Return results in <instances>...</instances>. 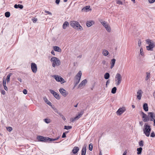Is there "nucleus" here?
<instances>
[{
    "label": "nucleus",
    "instance_id": "f257e3e1",
    "mask_svg": "<svg viewBox=\"0 0 155 155\" xmlns=\"http://www.w3.org/2000/svg\"><path fill=\"white\" fill-rule=\"evenodd\" d=\"M70 24L72 27L78 31L83 30L82 27L80 25L79 22L77 21H71Z\"/></svg>",
    "mask_w": 155,
    "mask_h": 155
},
{
    "label": "nucleus",
    "instance_id": "f03ea898",
    "mask_svg": "<svg viewBox=\"0 0 155 155\" xmlns=\"http://www.w3.org/2000/svg\"><path fill=\"white\" fill-rule=\"evenodd\" d=\"M51 62L52 63V66L53 67H55L56 66H58L61 64L60 60L56 57H52L50 60Z\"/></svg>",
    "mask_w": 155,
    "mask_h": 155
},
{
    "label": "nucleus",
    "instance_id": "7ed1b4c3",
    "mask_svg": "<svg viewBox=\"0 0 155 155\" xmlns=\"http://www.w3.org/2000/svg\"><path fill=\"white\" fill-rule=\"evenodd\" d=\"M151 130L150 126L145 124L143 127V131L147 137H149Z\"/></svg>",
    "mask_w": 155,
    "mask_h": 155
},
{
    "label": "nucleus",
    "instance_id": "20e7f679",
    "mask_svg": "<svg viewBox=\"0 0 155 155\" xmlns=\"http://www.w3.org/2000/svg\"><path fill=\"white\" fill-rule=\"evenodd\" d=\"M81 72L79 71L77 74L76 75L74 79V87H76L79 82L81 76Z\"/></svg>",
    "mask_w": 155,
    "mask_h": 155
},
{
    "label": "nucleus",
    "instance_id": "39448f33",
    "mask_svg": "<svg viewBox=\"0 0 155 155\" xmlns=\"http://www.w3.org/2000/svg\"><path fill=\"white\" fill-rule=\"evenodd\" d=\"M115 84L117 86L119 85L122 80V77L121 74L118 73L116 74L115 77Z\"/></svg>",
    "mask_w": 155,
    "mask_h": 155
},
{
    "label": "nucleus",
    "instance_id": "423d86ee",
    "mask_svg": "<svg viewBox=\"0 0 155 155\" xmlns=\"http://www.w3.org/2000/svg\"><path fill=\"white\" fill-rule=\"evenodd\" d=\"M147 43L149 45L146 46V48L148 50L152 51L153 48L154 47L153 43L151 42V40L149 39H147L146 40Z\"/></svg>",
    "mask_w": 155,
    "mask_h": 155
},
{
    "label": "nucleus",
    "instance_id": "0eeeda50",
    "mask_svg": "<svg viewBox=\"0 0 155 155\" xmlns=\"http://www.w3.org/2000/svg\"><path fill=\"white\" fill-rule=\"evenodd\" d=\"M101 23L107 31L110 32L111 31V28L110 26L105 21H102L101 20L100 21Z\"/></svg>",
    "mask_w": 155,
    "mask_h": 155
},
{
    "label": "nucleus",
    "instance_id": "6e6552de",
    "mask_svg": "<svg viewBox=\"0 0 155 155\" xmlns=\"http://www.w3.org/2000/svg\"><path fill=\"white\" fill-rule=\"evenodd\" d=\"M37 138L39 141L44 142L49 141V138L48 137H44L41 136H38Z\"/></svg>",
    "mask_w": 155,
    "mask_h": 155
},
{
    "label": "nucleus",
    "instance_id": "1a4fd4ad",
    "mask_svg": "<svg viewBox=\"0 0 155 155\" xmlns=\"http://www.w3.org/2000/svg\"><path fill=\"white\" fill-rule=\"evenodd\" d=\"M55 80L58 82H60L62 83L64 82V80L61 77L58 75H54L53 76Z\"/></svg>",
    "mask_w": 155,
    "mask_h": 155
},
{
    "label": "nucleus",
    "instance_id": "9d476101",
    "mask_svg": "<svg viewBox=\"0 0 155 155\" xmlns=\"http://www.w3.org/2000/svg\"><path fill=\"white\" fill-rule=\"evenodd\" d=\"M31 69L32 72L36 73L37 71V67L36 64L34 63H32L31 65Z\"/></svg>",
    "mask_w": 155,
    "mask_h": 155
},
{
    "label": "nucleus",
    "instance_id": "9b49d317",
    "mask_svg": "<svg viewBox=\"0 0 155 155\" xmlns=\"http://www.w3.org/2000/svg\"><path fill=\"white\" fill-rule=\"evenodd\" d=\"M49 91L56 99L59 100L60 99V97L59 95L57 92H55L54 90L51 89L49 90Z\"/></svg>",
    "mask_w": 155,
    "mask_h": 155
},
{
    "label": "nucleus",
    "instance_id": "f8f14e48",
    "mask_svg": "<svg viewBox=\"0 0 155 155\" xmlns=\"http://www.w3.org/2000/svg\"><path fill=\"white\" fill-rule=\"evenodd\" d=\"M59 91L62 95L64 97H66L68 94V93L64 89L61 88L59 89Z\"/></svg>",
    "mask_w": 155,
    "mask_h": 155
},
{
    "label": "nucleus",
    "instance_id": "ddd939ff",
    "mask_svg": "<svg viewBox=\"0 0 155 155\" xmlns=\"http://www.w3.org/2000/svg\"><path fill=\"white\" fill-rule=\"evenodd\" d=\"M141 113L142 114L143 120L144 122H147L150 120L149 117H147V115L145 114L143 112H141Z\"/></svg>",
    "mask_w": 155,
    "mask_h": 155
},
{
    "label": "nucleus",
    "instance_id": "4468645a",
    "mask_svg": "<svg viewBox=\"0 0 155 155\" xmlns=\"http://www.w3.org/2000/svg\"><path fill=\"white\" fill-rule=\"evenodd\" d=\"M126 110L125 107H123L120 108L117 111V115H120L123 113Z\"/></svg>",
    "mask_w": 155,
    "mask_h": 155
},
{
    "label": "nucleus",
    "instance_id": "2eb2a0df",
    "mask_svg": "<svg viewBox=\"0 0 155 155\" xmlns=\"http://www.w3.org/2000/svg\"><path fill=\"white\" fill-rule=\"evenodd\" d=\"M148 114L150 118V120L151 121H153L155 118V114L153 112H149Z\"/></svg>",
    "mask_w": 155,
    "mask_h": 155
},
{
    "label": "nucleus",
    "instance_id": "dca6fc26",
    "mask_svg": "<svg viewBox=\"0 0 155 155\" xmlns=\"http://www.w3.org/2000/svg\"><path fill=\"white\" fill-rule=\"evenodd\" d=\"M142 93L143 91L141 90H139L137 92V98L139 100L141 99Z\"/></svg>",
    "mask_w": 155,
    "mask_h": 155
},
{
    "label": "nucleus",
    "instance_id": "f3484780",
    "mask_svg": "<svg viewBox=\"0 0 155 155\" xmlns=\"http://www.w3.org/2000/svg\"><path fill=\"white\" fill-rule=\"evenodd\" d=\"M86 145H84L81 150V155H85L86 150Z\"/></svg>",
    "mask_w": 155,
    "mask_h": 155
},
{
    "label": "nucleus",
    "instance_id": "a211bd4d",
    "mask_svg": "<svg viewBox=\"0 0 155 155\" xmlns=\"http://www.w3.org/2000/svg\"><path fill=\"white\" fill-rule=\"evenodd\" d=\"M87 80L86 79H84L81 82L80 84L78 85V87H81L85 85V84L87 83Z\"/></svg>",
    "mask_w": 155,
    "mask_h": 155
},
{
    "label": "nucleus",
    "instance_id": "6ab92c4d",
    "mask_svg": "<svg viewBox=\"0 0 155 155\" xmlns=\"http://www.w3.org/2000/svg\"><path fill=\"white\" fill-rule=\"evenodd\" d=\"M54 50L59 52H61V49L58 46H54L53 47Z\"/></svg>",
    "mask_w": 155,
    "mask_h": 155
},
{
    "label": "nucleus",
    "instance_id": "aec40b11",
    "mask_svg": "<svg viewBox=\"0 0 155 155\" xmlns=\"http://www.w3.org/2000/svg\"><path fill=\"white\" fill-rule=\"evenodd\" d=\"M94 24V22L93 21H88L86 23V25L88 27H90Z\"/></svg>",
    "mask_w": 155,
    "mask_h": 155
},
{
    "label": "nucleus",
    "instance_id": "412c9836",
    "mask_svg": "<svg viewBox=\"0 0 155 155\" xmlns=\"http://www.w3.org/2000/svg\"><path fill=\"white\" fill-rule=\"evenodd\" d=\"M116 61V59L114 58L111 60L110 64H111L110 68L112 69L114 66Z\"/></svg>",
    "mask_w": 155,
    "mask_h": 155
},
{
    "label": "nucleus",
    "instance_id": "4be33fe9",
    "mask_svg": "<svg viewBox=\"0 0 155 155\" xmlns=\"http://www.w3.org/2000/svg\"><path fill=\"white\" fill-rule=\"evenodd\" d=\"M79 150V148L77 147H75L72 150V152L74 154L77 153Z\"/></svg>",
    "mask_w": 155,
    "mask_h": 155
},
{
    "label": "nucleus",
    "instance_id": "5701e85b",
    "mask_svg": "<svg viewBox=\"0 0 155 155\" xmlns=\"http://www.w3.org/2000/svg\"><path fill=\"white\" fill-rule=\"evenodd\" d=\"M102 54L104 55L107 56L109 54V52L106 49H103L102 50Z\"/></svg>",
    "mask_w": 155,
    "mask_h": 155
},
{
    "label": "nucleus",
    "instance_id": "b1692460",
    "mask_svg": "<svg viewBox=\"0 0 155 155\" xmlns=\"http://www.w3.org/2000/svg\"><path fill=\"white\" fill-rule=\"evenodd\" d=\"M69 24L68 22L66 21L64 22L63 25V28L64 29L66 28V27L69 26Z\"/></svg>",
    "mask_w": 155,
    "mask_h": 155
},
{
    "label": "nucleus",
    "instance_id": "393cba45",
    "mask_svg": "<svg viewBox=\"0 0 155 155\" xmlns=\"http://www.w3.org/2000/svg\"><path fill=\"white\" fill-rule=\"evenodd\" d=\"M143 108L145 111H148V105L147 103H145L143 105Z\"/></svg>",
    "mask_w": 155,
    "mask_h": 155
},
{
    "label": "nucleus",
    "instance_id": "a878e982",
    "mask_svg": "<svg viewBox=\"0 0 155 155\" xmlns=\"http://www.w3.org/2000/svg\"><path fill=\"white\" fill-rule=\"evenodd\" d=\"M14 7V8H19L21 9H22L23 7V5H20V4H18V5H17V4H15V5Z\"/></svg>",
    "mask_w": 155,
    "mask_h": 155
},
{
    "label": "nucleus",
    "instance_id": "bb28decb",
    "mask_svg": "<svg viewBox=\"0 0 155 155\" xmlns=\"http://www.w3.org/2000/svg\"><path fill=\"white\" fill-rule=\"evenodd\" d=\"M90 7L89 6H86L82 9V11L87 12L88 11V10L89 9Z\"/></svg>",
    "mask_w": 155,
    "mask_h": 155
},
{
    "label": "nucleus",
    "instance_id": "cd10ccee",
    "mask_svg": "<svg viewBox=\"0 0 155 155\" xmlns=\"http://www.w3.org/2000/svg\"><path fill=\"white\" fill-rule=\"evenodd\" d=\"M12 75V73H10L7 76L6 78V81L7 82H8L9 81L10 77Z\"/></svg>",
    "mask_w": 155,
    "mask_h": 155
},
{
    "label": "nucleus",
    "instance_id": "c85d7f7f",
    "mask_svg": "<svg viewBox=\"0 0 155 155\" xmlns=\"http://www.w3.org/2000/svg\"><path fill=\"white\" fill-rule=\"evenodd\" d=\"M146 74L147 75L146 77L145 78V80L147 81L150 77V73L148 72H146Z\"/></svg>",
    "mask_w": 155,
    "mask_h": 155
},
{
    "label": "nucleus",
    "instance_id": "c756f323",
    "mask_svg": "<svg viewBox=\"0 0 155 155\" xmlns=\"http://www.w3.org/2000/svg\"><path fill=\"white\" fill-rule=\"evenodd\" d=\"M142 148V147H140V148L137 149V154H140L141 153Z\"/></svg>",
    "mask_w": 155,
    "mask_h": 155
},
{
    "label": "nucleus",
    "instance_id": "7c9ffc66",
    "mask_svg": "<svg viewBox=\"0 0 155 155\" xmlns=\"http://www.w3.org/2000/svg\"><path fill=\"white\" fill-rule=\"evenodd\" d=\"M110 77V74L108 73H106L104 75V78L105 79H107Z\"/></svg>",
    "mask_w": 155,
    "mask_h": 155
},
{
    "label": "nucleus",
    "instance_id": "2f4dec72",
    "mask_svg": "<svg viewBox=\"0 0 155 155\" xmlns=\"http://www.w3.org/2000/svg\"><path fill=\"white\" fill-rule=\"evenodd\" d=\"M59 137H60L58 136L57 138H54V139L49 138V141H53L57 140L59 139Z\"/></svg>",
    "mask_w": 155,
    "mask_h": 155
},
{
    "label": "nucleus",
    "instance_id": "473e14b6",
    "mask_svg": "<svg viewBox=\"0 0 155 155\" xmlns=\"http://www.w3.org/2000/svg\"><path fill=\"white\" fill-rule=\"evenodd\" d=\"M117 88L116 87H114L111 90V93L113 94H115L116 93Z\"/></svg>",
    "mask_w": 155,
    "mask_h": 155
},
{
    "label": "nucleus",
    "instance_id": "72a5a7b5",
    "mask_svg": "<svg viewBox=\"0 0 155 155\" xmlns=\"http://www.w3.org/2000/svg\"><path fill=\"white\" fill-rule=\"evenodd\" d=\"M44 100L45 102L47 104L49 105H51V103L49 101L47 98H45Z\"/></svg>",
    "mask_w": 155,
    "mask_h": 155
},
{
    "label": "nucleus",
    "instance_id": "f704fd0d",
    "mask_svg": "<svg viewBox=\"0 0 155 155\" xmlns=\"http://www.w3.org/2000/svg\"><path fill=\"white\" fill-rule=\"evenodd\" d=\"M84 114V111H81L77 116L78 118H79Z\"/></svg>",
    "mask_w": 155,
    "mask_h": 155
},
{
    "label": "nucleus",
    "instance_id": "c9c22d12",
    "mask_svg": "<svg viewBox=\"0 0 155 155\" xmlns=\"http://www.w3.org/2000/svg\"><path fill=\"white\" fill-rule=\"evenodd\" d=\"M72 127L71 126H65L64 127V129L67 130H69L72 128Z\"/></svg>",
    "mask_w": 155,
    "mask_h": 155
},
{
    "label": "nucleus",
    "instance_id": "e433bc0d",
    "mask_svg": "<svg viewBox=\"0 0 155 155\" xmlns=\"http://www.w3.org/2000/svg\"><path fill=\"white\" fill-rule=\"evenodd\" d=\"M10 13L9 12H7L5 13V16L6 17L8 18L10 17Z\"/></svg>",
    "mask_w": 155,
    "mask_h": 155
},
{
    "label": "nucleus",
    "instance_id": "4c0bfd02",
    "mask_svg": "<svg viewBox=\"0 0 155 155\" xmlns=\"http://www.w3.org/2000/svg\"><path fill=\"white\" fill-rule=\"evenodd\" d=\"M58 114L60 115V116L62 118V119L64 120H66V118L64 117L62 115V114L61 113H59Z\"/></svg>",
    "mask_w": 155,
    "mask_h": 155
},
{
    "label": "nucleus",
    "instance_id": "58836bf2",
    "mask_svg": "<svg viewBox=\"0 0 155 155\" xmlns=\"http://www.w3.org/2000/svg\"><path fill=\"white\" fill-rule=\"evenodd\" d=\"M140 54L142 56H143L144 55V53L143 52V50L142 48H141L140 49Z\"/></svg>",
    "mask_w": 155,
    "mask_h": 155
},
{
    "label": "nucleus",
    "instance_id": "ea45409f",
    "mask_svg": "<svg viewBox=\"0 0 155 155\" xmlns=\"http://www.w3.org/2000/svg\"><path fill=\"white\" fill-rule=\"evenodd\" d=\"M139 145L140 147H143V141L141 140L139 142Z\"/></svg>",
    "mask_w": 155,
    "mask_h": 155
},
{
    "label": "nucleus",
    "instance_id": "a19ab883",
    "mask_svg": "<svg viewBox=\"0 0 155 155\" xmlns=\"http://www.w3.org/2000/svg\"><path fill=\"white\" fill-rule=\"evenodd\" d=\"M37 20L38 19L37 18H35V17H33L32 18V20L33 21V22H34V23H36L37 22Z\"/></svg>",
    "mask_w": 155,
    "mask_h": 155
},
{
    "label": "nucleus",
    "instance_id": "79ce46f5",
    "mask_svg": "<svg viewBox=\"0 0 155 155\" xmlns=\"http://www.w3.org/2000/svg\"><path fill=\"white\" fill-rule=\"evenodd\" d=\"M44 121L47 124H48L50 122V120L48 119L47 118L45 119H44Z\"/></svg>",
    "mask_w": 155,
    "mask_h": 155
},
{
    "label": "nucleus",
    "instance_id": "37998d69",
    "mask_svg": "<svg viewBox=\"0 0 155 155\" xmlns=\"http://www.w3.org/2000/svg\"><path fill=\"white\" fill-rule=\"evenodd\" d=\"M6 128L7 130L9 132H10L12 130V128L10 127H7Z\"/></svg>",
    "mask_w": 155,
    "mask_h": 155
},
{
    "label": "nucleus",
    "instance_id": "c03bdc74",
    "mask_svg": "<svg viewBox=\"0 0 155 155\" xmlns=\"http://www.w3.org/2000/svg\"><path fill=\"white\" fill-rule=\"evenodd\" d=\"M92 145L91 143H90L89 146V149L91 151L92 150Z\"/></svg>",
    "mask_w": 155,
    "mask_h": 155
},
{
    "label": "nucleus",
    "instance_id": "a18cd8bd",
    "mask_svg": "<svg viewBox=\"0 0 155 155\" xmlns=\"http://www.w3.org/2000/svg\"><path fill=\"white\" fill-rule=\"evenodd\" d=\"M150 137H155V134L153 131L152 132L151 134Z\"/></svg>",
    "mask_w": 155,
    "mask_h": 155
},
{
    "label": "nucleus",
    "instance_id": "49530a36",
    "mask_svg": "<svg viewBox=\"0 0 155 155\" xmlns=\"http://www.w3.org/2000/svg\"><path fill=\"white\" fill-rule=\"evenodd\" d=\"M102 64H103L104 65L106 64L107 65V64H108L107 63H106V61L105 60H103L102 61Z\"/></svg>",
    "mask_w": 155,
    "mask_h": 155
},
{
    "label": "nucleus",
    "instance_id": "de8ad7c7",
    "mask_svg": "<svg viewBox=\"0 0 155 155\" xmlns=\"http://www.w3.org/2000/svg\"><path fill=\"white\" fill-rule=\"evenodd\" d=\"M45 12L46 13H47L48 14L50 15H52V13L50 12L45 10Z\"/></svg>",
    "mask_w": 155,
    "mask_h": 155
},
{
    "label": "nucleus",
    "instance_id": "09e8293b",
    "mask_svg": "<svg viewBox=\"0 0 155 155\" xmlns=\"http://www.w3.org/2000/svg\"><path fill=\"white\" fill-rule=\"evenodd\" d=\"M3 86H6V80H3Z\"/></svg>",
    "mask_w": 155,
    "mask_h": 155
},
{
    "label": "nucleus",
    "instance_id": "8fccbe9b",
    "mask_svg": "<svg viewBox=\"0 0 155 155\" xmlns=\"http://www.w3.org/2000/svg\"><path fill=\"white\" fill-rule=\"evenodd\" d=\"M54 109L55 112L58 114H59V113L60 112H59L58 110L56 108H54Z\"/></svg>",
    "mask_w": 155,
    "mask_h": 155
},
{
    "label": "nucleus",
    "instance_id": "3c124183",
    "mask_svg": "<svg viewBox=\"0 0 155 155\" xmlns=\"http://www.w3.org/2000/svg\"><path fill=\"white\" fill-rule=\"evenodd\" d=\"M23 93L25 94H27V91L25 89H24L23 90Z\"/></svg>",
    "mask_w": 155,
    "mask_h": 155
},
{
    "label": "nucleus",
    "instance_id": "603ef678",
    "mask_svg": "<svg viewBox=\"0 0 155 155\" xmlns=\"http://www.w3.org/2000/svg\"><path fill=\"white\" fill-rule=\"evenodd\" d=\"M149 2L150 3H152L155 2V0H148Z\"/></svg>",
    "mask_w": 155,
    "mask_h": 155
},
{
    "label": "nucleus",
    "instance_id": "864d4df0",
    "mask_svg": "<svg viewBox=\"0 0 155 155\" xmlns=\"http://www.w3.org/2000/svg\"><path fill=\"white\" fill-rule=\"evenodd\" d=\"M117 4H120V5H122V2L120 1V0L118 1L117 2Z\"/></svg>",
    "mask_w": 155,
    "mask_h": 155
},
{
    "label": "nucleus",
    "instance_id": "5fc2aeb1",
    "mask_svg": "<svg viewBox=\"0 0 155 155\" xmlns=\"http://www.w3.org/2000/svg\"><path fill=\"white\" fill-rule=\"evenodd\" d=\"M60 2V0H56L55 3L57 5L59 4Z\"/></svg>",
    "mask_w": 155,
    "mask_h": 155
},
{
    "label": "nucleus",
    "instance_id": "6e6d98bb",
    "mask_svg": "<svg viewBox=\"0 0 155 155\" xmlns=\"http://www.w3.org/2000/svg\"><path fill=\"white\" fill-rule=\"evenodd\" d=\"M66 137V134L65 133H64L62 135V138H64Z\"/></svg>",
    "mask_w": 155,
    "mask_h": 155
},
{
    "label": "nucleus",
    "instance_id": "4d7b16f0",
    "mask_svg": "<svg viewBox=\"0 0 155 155\" xmlns=\"http://www.w3.org/2000/svg\"><path fill=\"white\" fill-rule=\"evenodd\" d=\"M1 93H2V94L3 95H5V92L4 90H2V91Z\"/></svg>",
    "mask_w": 155,
    "mask_h": 155
},
{
    "label": "nucleus",
    "instance_id": "13d9d810",
    "mask_svg": "<svg viewBox=\"0 0 155 155\" xmlns=\"http://www.w3.org/2000/svg\"><path fill=\"white\" fill-rule=\"evenodd\" d=\"M141 44V41L140 40H139L138 43V45L139 46H140Z\"/></svg>",
    "mask_w": 155,
    "mask_h": 155
},
{
    "label": "nucleus",
    "instance_id": "bf43d9fd",
    "mask_svg": "<svg viewBox=\"0 0 155 155\" xmlns=\"http://www.w3.org/2000/svg\"><path fill=\"white\" fill-rule=\"evenodd\" d=\"M79 118H78V117L76 116L74 118V120H78Z\"/></svg>",
    "mask_w": 155,
    "mask_h": 155
},
{
    "label": "nucleus",
    "instance_id": "052dcab7",
    "mask_svg": "<svg viewBox=\"0 0 155 155\" xmlns=\"http://www.w3.org/2000/svg\"><path fill=\"white\" fill-rule=\"evenodd\" d=\"M17 80L19 81L20 82H22V79L20 78H17Z\"/></svg>",
    "mask_w": 155,
    "mask_h": 155
},
{
    "label": "nucleus",
    "instance_id": "680f3d73",
    "mask_svg": "<svg viewBox=\"0 0 155 155\" xmlns=\"http://www.w3.org/2000/svg\"><path fill=\"white\" fill-rule=\"evenodd\" d=\"M51 53L53 55H55V53L54 50H52L51 51Z\"/></svg>",
    "mask_w": 155,
    "mask_h": 155
},
{
    "label": "nucleus",
    "instance_id": "e2e57ef3",
    "mask_svg": "<svg viewBox=\"0 0 155 155\" xmlns=\"http://www.w3.org/2000/svg\"><path fill=\"white\" fill-rule=\"evenodd\" d=\"M3 87H4V88L5 90H6V91L8 90V88L6 86H4Z\"/></svg>",
    "mask_w": 155,
    "mask_h": 155
},
{
    "label": "nucleus",
    "instance_id": "0e129e2a",
    "mask_svg": "<svg viewBox=\"0 0 155 155\" xmlns=\"http://www.w3.org/2000/svg\"><path fill=\"white\" fill-rule=\"evenodd\" d=\"M70 121L71 122H73L75 120H74V118H71L70 119Z\"/></svg>",
    "mask_w": 155,
    "mask_h": 155
},
{
    "label": "nucleus",
    "instance_id": "69168bd1",
    "mask_svg": "<svg viewBox=\"0 0 155 155\" xmlns=\"http://www.w3.org/2000/svg\"><path fill=\"white\" fill-rule=\"evenodd\" d=\"M109 83H110V81H109V80H107L106 82V85H107V84H109Z\"/></svg>",
    "mask_w": 155,
    "mask_h": 155
},
{
    "label": "nucleus",
    "instance_id": "338daca9",
    "mask_svg": "<svg viewBox=\"0 0 155 155\" xmlns=\"http://www.w3.org/2000/svg\"><path fill=\"white\" fill-rule=\"evenodd\" d=\"M153 96L154 97V99H155V90L153 93Z\"/></svg>",
    "mask_w": 155,
    "mask_h": 155
},
{
    "label": "nucleus",
    "instance_id": "774afa93",
    "mask_svg": "<svg viewBox=\"0 0 155 155\" xmlns=\"http://www.w3.org/2000/svg\"><path fill=\"white\" fill-rule=\"evenodd\" d=\"M126 154H127V152H126V151H125V152L124 153H123V155H126Z\"/></svg>",
    "mask_w": 155,
    "mask_h": 155
}]
</instances>
